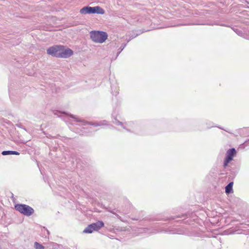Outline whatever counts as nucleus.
Wrapping results in <instances>:
<instances>
[{"label": "nucleus", "mask_w": 249, "mask_h": 249, "mask_svg": "<svg viewBox=\"0 0 249 249\" xmlns=\"http://www.w3.org/2000/svg\"><path fill=\"white\" fill-rule=\"evenodd\" d=\"M90 36L94 42L102 43L107 39V34L103 31H91L90 32Z\"/></svg>", "instance_id": "obj_1"}, {"label": "nucleus", "mask_w": 249, "mask_h": 249, "mask_svg": "<svg viewBox=\"0 0 249 249\" xmlns=\"http://www.w3.org/2000/svg\"><path fill=\"white\" fill-rule=\"evenodd\" d=\"M81 14H98L103 15L105 13V10L99 6L95 7L85 6L80 10Z\"/></svg>", "instance_id": "obj_2"}, {"label": "nucleus", "mask_w": 249, "mask_h": 249, "mask_svg": "<svg viewBox=\"0 0 249 249\" xmlns=\"http://www.w3.org/2000/svg\"><path fill=\"white\" fill-rule=\"evenodd\" d=\"M15 209L21 213L29 216L34 213V210L29 205L22 204H17L15 205Z\"/></svg>", "instance_id": "obj_3"}, {"label": "nucleus", "mask_w": 249, "mask_h": 249, "mask_svg": "<svg viewBox=\"0 0 249 249\" xmlns=\"http://www.w3.org/2000/svg\"><path fill=\"white\" fill-rule=\"evenodd\" d=\"M62 45H55L47 49V53L53 56L58 57Z\"/></svg>", "instance_id": "obj_4"}, {"label": "nucleus", "mask_w": 249, "mask_h": 249, "mask_svg": "<svg viewBox=\"0 0 249 249\" xmlns=\"http://www.w3.org/2000/svg\"><path fill=\"white\" fill-rule=\"evenodd\" d=\"M73 51L69 49H65L64 46H62L61 50L60 51L59 55H58V58H68L70 57L73 54Z\"/></svg>", "instance_id": "obj_5"}, {"label": "nucleus", "mask_w": 249, "mask_h": 249, "mask_svg": "<svg viewBox=\"0 0 249 249\" xmlns=\"http://www.w3.org/2000/svg\"><path fill=\"white\" fill-rule=\"evenodd\" d=\"M236 153V151L235 148H232L229 149L226 152L225 158L231 161Z\"/></svg>", "instance_id": "obj_6"}, {"label": "nucleus", "mask_w": 249, "mask_h": 249, "mask_svg": "<svg viewBox=\"0 0 249 249\" xmlns=\"http://www.w3.org/2000/svg\"><path fill=\"white\" fill-rule=\"evenodd\" d=\"M92 227L94 231H98L104 225V223L102 221H98L97 222L91 224Z\"/></svg>", "instance_id": "obj_7"}, {"label": "nucleus", "mask_w": 249, "mask_h": 249, "mask_svg": "<svg viewBox=\"0 0 249 249\" xmlns=\"http://www.w3.org/2000/svg\"><path fill=\"white\" fill-rule=\"evenodd\" d=\"M2 155L5 156V155H19V153L16 151H3L1 153Z\"/></svg>", "instance_id": "obj_8"}, {"label": "nucleus", "mask_w": 249, "mask_h": 249, "mask_svg": "<svg viewBox=\"0 0 249 249\" xmlns=\"http://www.w3.org/2000/svg\"><path fill=\"white\" fill-rule=\"evenodd\" d=\"M233 182H230L225 187V192L226 194H229L231 193L232 191Z\"/></svg>", "instance_id": "obj_9"}, {"label": "nucleus", "mask_w": 249, "mask_h": 249, "mask_svg": "<svg viewBox=\"0 0 249 249\" xmlns=\"http://www.w3.org/2000/svg\"><path fill=\"white\" fill-rule=\"evenodd\" d=\"M92 227L93 226H92L91 224L88 225V227L83 231V232L86 233H92L93 231H95Z\"/></svg>", "instance_id": "obj_10"}, {"label": "nucleus", "mask_w": 249, "mask_h": 249, "mask_svg": "<svg viewBox=\"0 0 249 249\" xmlns=\"http://www.w3.org/2000/svg\"><path fill=\"white\" fill-rule=\"evenodd\" d=\"M34 248L36 249H44V247L37 242L34 243Z\"/></svg>", "instance_id": "obj_11"}, {"label": "nucleus", "mask_w": 249, "mask_h": 249, "mask_svg": "<svg viewBox=\"0 0 249 249\" xmlns=\"http://www.w3.org/2000/svg\"><path fill=\"white\" fill-rule=\"evenodd\" d=\"M89 124L90 125H93L94 126H101V125H103L104 124L102 123L89 122Z\"/></svg>", "instance_id": "obj_12"}, {"label": "nucleus", "mask_w": 249, "mask_h": 249, "mask_svg": "<svg viewBox=\"0 0 249 249\" xmlns=\"http://www.w3.org/2000/svg\"><path fill=\"white\" fill-rule=\"evenodd\" d=\"M231 161V160L227 159H225L224 160V164H223V166L224 168L226 167L227 166H228V163Z\"/></svg>", "instance_id": "obj_13"}, {"label": "nucleus", "mask_w": 249, "mask_h": 249, "mask_svg": "<svg viewBox=\"0 0 249 249\" xmlns=\"http://www.w3.org/2000/svg\"><path fill=\"white\" fill-rule=\"evenodd\" d=\"M70 116L71 117V118H72L74 119H75L76 120L77 122H82V121L80 120H79L77 117H76L75 116H74L73 115H72V114H70Z\"/></svg>", "instance_id": "obj_14"}, {"label": "nucleus", "mask_w": 249, "mask_h": 249, "mask_svg": "<svg viewBox=\"0 0 249 249\" xmlns=\"http://www.w3.org/2000/svg\"><path fill=\"white\" fill-rule=\"evenodd\" d=\"M126 44H124L123 46H121L120 48V51L118 53H117V56L119 55V54L124 50V47L126 46Z\"/></svg>", "instance_id": "obj_15"}, {"label": "nucleus", "mask_w": 249, "mask_h": 249, "mask_svg": "<svg viewBox=\"0 0 249 249\" xmlns=\"http://www.w3.org/2000/svg\"><path fill=\"white\" fill-rule=\"evenodd\" d=\"M239 0L241 2H242L243 3L245 2V3H247V4L249 3V2L246 0Z\"/></svg>", "instance_id": "obj_16"}, {"label": "nucleus", "mask_w": 249, "mask_h": 249, "mask_svg": "<svg viewBox=\"0 0 249 249\" xmlns=\"http://www.w3.org/2000/svg\"><path fill=\"white\" fill-rule=\"evenodd\" d=\"M116 124L118 125H122V123L119 121H117L116 122Z\"/></svg>", "instance_id": "obj_17"}, {"label": "nucleus", "mask_w": 249, "mask_h": 249, "mask_svg": "<svg viewBox=\"0 0 249 249\" xmlns=\"http://www.w3.org/2000/svg\"><path fill=\"white\" fill-rule=\"evenodd\" d=\"M236 30H237V31H235V32H236L237 34H239V33H240V32L239 31H237V30H238L237 29H236Z\"/></svg>", "instance_id": "obj_18"}, {"label": "nucleus", "mask_w": 249, "mask_h": 249, "mask_svg": "<svg viewBox=\"0 0 249 249\" xmlns=\"http://www.w3.org/2000/svg\"><path fill=\"white\" fill-rule=\"evenodd\" d=\"M122 127H123L124 129H126V128H125V127H124V126H122Z\"/></svg>", "instance_id": "obj_19"}, {"label": "nucleus", "mask_w": 249, "mask_h": 249, "mask_svg": "<svg viewBox=\"0 0 249 249\" xmlns=\"http://www.w3.org/2000/svg\"><path fill=\"white\" fill-rule=\"evenodd\" d=\"M113 214H115L114 212H111Z\"/></svg>", "instance_id": "obj_20"}]
</instances>
